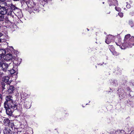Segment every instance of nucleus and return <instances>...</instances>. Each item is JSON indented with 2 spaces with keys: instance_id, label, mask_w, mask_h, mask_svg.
I'll list each match as a JSON object with an SVG mask.
<instances>
[{
  "instance_id": "nucleus-3",
  "label": "nucleus",
  "mask_w": 134,
  "mask_h": 134,
  "mask_svg": "<svg viewBox=\"0 0 134 134\" xmlns=\"http://www.w3.org/2000/svg\"><path fill=\"white\" fill-rule=\"evenodd\" d=\"M4 106V108L6 110V114L9 116H11L12 113L14 110L17 109V106H12L9 105L8 107H5Z\"/></svg>"
},
{
  "instance_id": "nucleus-31",
  "label": "nucleus",
  "mask_w": 134,
  "mask_h": 134,
  "mask_svg": "<svg viewBox=\"0 0 134 134\" xmlns=\"http://www.w3.org/2000/svg\"><path fill=\"white\" fill-rule=\"evenodd\" d=\"M3 35V34L1 32H0V37H1Z\"/></svg>"
},
{
  "instance_id": "nucleus-9",
  "label": "nucleus",
  "mask_w": 134,
  "mask_h": 134,
  "mask_svg": "<svg viewBox=\"0 0 134 134\" xmlns=\"http://www.w3.org/2000/svg\"><path fill=\"white\" fill-rule=\"evenodd\" d=\"M7 13V15L10 16V17H12L13 18L14 16L12 15L13 13H14V12H13L12 10H11L9 8H8L6 10Z\"/></svg>"
},
{
  "instance_id": "nucleus-10",
  "label": "nucleus",
  "mask_w": 134,
  "mask_h": 134,
  "mask_svg": "<svg viewBox=\"0 0 134 134\" xmlns=\"http://www.w3.org/2000/svg\"><path fill=\"white\" fill-rule=\"evenodd\" d=\"M15 90V87L13 85H9V88L8 90L9 93L12 94L14 93Z\"/></svg>"
},
{
  "instance_id": "nucleus-4",
  "label": "nucleus",
  "mask_w": 134,
  "mask_h": 134,
  "mask_svg": "<svg viewBox=\"0 0 134 134\" xmlns=\"http://www.w3.org/2000/svg\"><path fill=\"white\" fill-rule=\"evenodd\" d=\"M7 7H8V8H9L13 11V10L14 11V12H15L16 11H20L17 8L13 5L12 3L8 4Z\"/></svg>"
},
{
  "instance_id": "nucleus-2",
  "label": "nucleus",
  "mask_w": 134,
  "mask_h": 134,
  "mask_svg": "<svg viewBox=\"0 0 134 134\" xmlns=\"http://www.w3.org/2000/svg\"><path fill=\"white\" fill-rule=\"evenodd\" d=\"M13 97L12 96L9 95L5 97V101L4 103V106L8 107V105H12V106H17L16 103L14 102L13 99Z\"/></svg>"
},
{
  "instance_id": "nucleus-23",
  "label": "nucleus",
  "mask_w": 134,
  "mask_h": 134,
  "mask_svg": "<svg viewBox=\"0 0 134 134\" xmlns=\"http://www.w3.org/2000/svg\"><path fill=\"white\" fill-rule=\"evenodd\" d=\"M9 71L10 72V74H13L15 72V70L13 69H12Z\"/></svg>"
},
{
  "instance_id": "nucleus-19",
  "label": "nucleus",
  "mask_w": 134,
  "mask_h": 134,
  "mask_svg": "<svg viewBox=\"0 0 134 134\" xmlns=\"http://www.w3.org/2000/svg\"><path fill=\"white\" fill-rule=\"evenodd\" d=\"M110 51L112 53L113 55L115 56H117L119 55V53L115 51H111V50Z\"/></svg>"
},
{
  "instance_id": "nucleus-24",
  "label": "nucleus",
  "mask_w": 134,
  "mask_h": 134,
  "mask_svg": "<svg viewBox=\"0 0 134 134\" xmlns=\"http://www.w3.org/2000/svg\"><path fill=\"white\" fill-rule=\"evenodd\" d=\"M118 15L121 18H122L123 16V13L121 12H120L118 13Z\"/></svg>"
},
{
  "instance_id": "nucleus-25",
  "label": "nucleus",
  "mask_w": 134,
  "mask_h": 134,
  "mask_svg": "<svg viewBox=\"0 0 134 134\" xmlns=\"http://www.w3.org/2000/svg\"><path fill=\"white\" fill-rule=\"evenodd\" d=\"M115 9L118 12H119L121 11V9L119 8V7H115Z\"/></svg>"
},
{
  "instance_id": "nucleus-14",
  "label": "nucleus",
  "mask_w": 134,
  "mask_h": 134,
  "mask_svg": "<svg viewBox=\"0 0 134 134\" xmlns=\"http://www.w3.org/2000/svg\"><path fill=\"white\" fill-rule=\"evenodd\" d=\"M24 105L26 108H29L31 106V103L28 101H26L24 102Z\"/></svg>"
},
{
  "instance_id": "nucleus-21",
  "label": "nucleus",
  "mask_w": 134,
  "mask_h": 134,
  "mask_svg": "<svg viewBox=\"0 0 134 134\" xmlns=\"http://www.w3.org/2000/svg\"><path fill=\"white\" fill-rule=\"evenodd\" d=\"M33 9L34 10L38 12L39 10V8L38 7H34Z\"/></svg>"
},
{
  "instance_id": "nucleus-1",
  "label": "nucleus",
  "mask_w": 134,
  "mask_h": 134,
  "mask_svg": "<svg viewBox=\"0 0 134 134\" xmlns=\"http://www.w3.org/2000/svg\"><path fill=\"white\" fill-rule=\"evenodd\" d=\"M130 35L129 34L125 36L121 49H125L127 47H131L134 45V37H131L130 38Z\"/></svg>"
},
{
  "instance_id": "nucleus-26",
  "label": "nucleus",
  "mask_w": 134,
  "mask_h": 134,
  "mask_svg": "<svg viewBox=\"0 0 134 134\" xmlns=\"http://www.w3.org/2000/svg\"><path fill=\"white\" fill-rule=\"evenodd\" d=\"M114 1L115 3L114 4V5H118V1H117L116 0H114Z\"/></svg>"
},
{
  "instance_id": "nucleus-36",
  "label": "nucleus",
  "mask_w": 134,
  "mask_h": 134,
  "mask_svg": "<svg viewBox=\"0 0 134 134\" xmlns=\"http://www.w3.org/2000/svg\"><path fill=\"white\" fill-rule=\"evenodd\" d=\"M14 1H19V0H13Z\"/></svg>"
},
{
  "instance_id": "nucleus-40",
  "label": "nucleus",
  "mask_w": 134,
  "mask_h": 134,
  "mask_svg": "<svg viewBox=\"0 0 134 134\" xmlns=\"http://www.w3.org/2000/svg\"><path fill=\"white\" fill-rule=\"evenodd\" d=\"M19 131H18V134L19 133Z\"/></svg>"
},
{
  "instance_id": "nucleus-16",
  "label": "nucleus",
  "mask_w": 134,
  "mask_h": 134,
  "mask_svg": "<svg viewBox=\"0 0 134 134\" xmlns=\"http://www.w3.org/2000/svg\"><path fill=\"white\" fill-rule=\"evenodd\" d=\"M116 44L118 46H119L121 48V47L123 43L121 42V39H119L118 42H115Z\"/></svg>"
},
{
  "instance_id": "nucleus-20",
  "label": "nucleus",
  "mask_w": 134,
  "mask_h": 134,
  "mask_svg": "<svg viewBox=\"0 0 134 134\" xmlns=\"http://www.w3.org/2000/svg\"><path fill=\"white\" fill-rule=\"evenodd\" d=\"M109 81L110 82V83L112 85H114V83H115V82H116V81L115 80H109Z\"/></svg>"
},
{
  "instance_id": "nucleus-35",
  "label": "nucleus",
  "mask_w": 134,
  "mask_h": 134,
  "mask_svg": "<svg viewBox=\"0 0 134 134\" xmlns=\"http://www.w3.org/2000/svg\"><path fill=\"white\" fill-rule=\"evenodd\" d=\"M48 0H43V1L45 2H46Z\"/></svg>"
},
{
  "instance_id": "nucleus-27",
  "label": "nucleus",
  "mask_w": 134,
  "mask_h": 134,
  "mask_svg": "<svg viewBox=\"0 0 134 134\" xmlns=\"http://www.w3.org/2000/svg\"><path fill=\"white\" fill-rule=\"evenodd\" d=\"M5 85L4 83L2 85V90H4L5 89Z\"/></svg>"
},
{
  "instance_id": "nucleus-13",
  "label": "nucleus",
  "mask_w": 134,
  "mask_h": 134,
  "mask_svg": "<svg viewBox=\"0 0 134 134\" xmlns=\"http://www.w3.org/2000/svg\"><path fill=\"white\" fill-rule=\"evenodd\" d=\"M112 38V36L111 35H109L106 37L105 39V42L108 44L110 43L111 41Z\"/></svg>"
},
{
  "instance_id": "nucleus-28",
  "label": "nucleus",
  "mask_w": 134,
  "mask_h": 134,
  "mask_svg": "<svg viewBox=\"0 0 134 134\" xmlns=\"http://www.w3.org/2000/svg\"><path fill=\"white\" fill-rule=\"evenodd\" d=\"M16 60H15L13 61V63H14L16 65H19L20 64V63H16Z\"/></svg>"
},
{
  "instance_id": "nucleus-12",
  "label": "nucleus",
  "mask_w": 134,
  "mask_h": 134,
  "mask_svg": "<svg viewBox=\"0 0 134 134\" xmlns=\"http://www.w3.org/2000/svg\"><path fill=\"white\" fill-rule=\"evenodd\" d=\"M6 7L0 8V12L2 15H4L6 14Z\"/></svg>"
},
{
  "instance_id": "nucleus-37",
  "label": "nucleus",
  "mask_w": 134,
  "mask_h": 134,
  "mask_svg": "<svg viewBox=\"0 0 134 134\" xmlns=\"http://www.w3.org/2000/svg\"><path fill=\"white\" fill-rule=\"evenodd\" d=\"M20 16L21 17V16H23V14H21V15H20Z\"/></svg>"
},
{
  "instance_id": "nucleus-8",
  "label": "nucleus",
  "mask_w": 134,
  "mask_h": 134,
  "mask_svg": "<svg viewBox=\"0 0 134 134\" xmlns=\"http://www.w3.org/2000/svg\"><path fill=\"white\" fill-rule=\"evenodd\" d=\"M3 122L4 124L6 126H10L11 124V125H13V124L12 123L10 122V120L8 118H5Z\"/></svg>"
},
{
  "instance_id": "nucleus-17",
  "label": "nucleus",
  "mask_w": 134,
  "mask_h": 134,
  "mask_svg": "<svg viewBox=\"0 0 134 134\" xmlns=\"http://www.w3.org/2000/svg\"><path fill=\"white\" fill-rule=\"evenodd\" d=\"M5 27L7 28H9L11 25V22L9 20L7 21V22H5Z\"/></svg>"
},
{
  "instance_id": "nucleus-42",
  "label": "nucleus",
  "mask_w": 134,
  "mask_h": 134,
  "mask_svg": "<svg viewBox=\"0 0 134 134\" xmlns=\"http://www.w3.org/2000/svg\"><path fill=\"white\" fill-rule=\"evenodd\" d=\"M103 4H104V2H103Z\"/></svg>"
},
{
  "instance_id": "nucleus-15",
  "label": "nucleus",
  "mask_w": 134,
  "mask_h": 134,
  "mask_svg": "<svg viewBox=\"0 0 134 134\" xmlns=\"http://www.w3.org/2000/svg\"><path fill=\"white\" fill-rule=\"evenodd\" d=\"M8 4L5 2H0V8L5 7H6V8H7Z\"/></svg>"
},
{
  "instance_id": "nucleus-32",
  "label": "nucleus",
  "mask_w": 134,
  "mask_h": 134,
  "mask_svg": "<svg viewBox=\"0 0 134 134\" xmlns=\"http://www.w3.org/2000/svg\"><path fill=\"white\" fill-rule=\"evenodd\" d=\"M5 0H0V2H5Z\"/></svg>"
},
{
  "instance_id": "nucleus-7",
  "label": "nucleus",
  "mask_w": 134,
  "mask_h": 134,
  "mask_svg": "<svg viewBox=\"0 0 134 134\" xmlns=\"http://www.w3.org/2000/svg\"><path fill=\"white\" fill-rule=\"evenodd\" d=\"M13 132H12L10 129L6 127H5L3 130L4 134H12Z\"/></svg>"
},
{
  "instance_id": "nucleus-41",
  "label": "nucleus",
  "mask_w": 134,
  "mask_h": 134,
  "mask_svg": "<svg viewBox=\"0 0 134 134\" xmlns=\"http://www.w3.org/2000/svg\"><path fill=\"white\" fill-rule=\"evenodd\" d=\"M1 14H2L0 12V15H1Z\"/></svg>"
},
{
  "instance_id": "nucleus-6",
  "label": "nucleus",
  "mask_w": 134,
  "mask_h": 134,
  "mask_svg": "<svg viewBox=\"0 0 134 134\" xmlns=\"http://www.w3.org/2000/svg\"><path fill=\"white\" fill-rule=\"evenodd\" d=\"M9 77L8 76H5L3 77L2 80L6 83V84L9 85L12 81L11 80L9 81Z\"/></svg>"
},
{
  "instance_id": "nucleus-5",
  "label": "nucleus",
  "mask_w": 134,
  "mask_h": 134,
  "mask_svg": "<svg viewBox=\"0 0 134 134\" xmlns=\"http://www.w3.org/2000/svg\"><path fill=\"white\" fill-rule=\"evenodd\" d=\"M12 58V54H7L3 56V58L7 62L8 61H10V62L9 63V64L11 63L12 62L11 60Z\"/></svg>"
},
{
  "instance_id": "nucleus-33",
  "label": "nucleus",
  "mask_w": 134,
  "mask_h": 134,
  "mask_svg": "<svg viewBox=\"0 0 134 134\" xmlns=\"http://www.w3.org/2000/svg\"><path fill=\"white\" fill-rule=\"evenodd\" d=\"M131 134H134V132H131Z\"/></svg>"
},
{
  "instance_id": "nucleus-44",
  "label": "nucleus",
  "mask_w": 134,
  "mask_h": 134,
  "mask_svg": "<svg viewBox=\"0 0 134 134\" xmlns=\"http://www.w3.org/2000/svg\"><path fill=\"white\" fill-rule=\"evenodd\" d=\"M20 13H21V12H20Z\"/></svg>"
},
{
  "instance_id": "nucleus-39",
  "label": "nucleus",
  "mask_w": 134,
  "mask_h": 134,
  "mask_svg": "<svg viewBox=\"0 0 134 134\" xmlns=\"http://www.w3.org/2000/svg\"><path fill=\"white\" fill-rule=\"evenodd\" d=\"M1 41V39H0V42Z\"/></svg>"
},
{
  "instance_id": "nucleus-43",
  "label": "nucleus",
  "mask_w": 134,
  "mask_h": 134,
  "mask_svg": "<svg viewBox=\"0 0 134 134\" xmlns=\"http://www.w3.org/2000/svg\"><path fill=\"white\" fill-rule=\"evenodd\" d=\"M126 9V8H124V9Z\"/></svg>"
},
{
  "instance_id": "nucleus-45",
  "label": "nucleus",
  "mask_w": 134,
  "mask_h": 134,
  "mask_svg": "<svg viewBox=\"0 0 134 134\" xmlns=\"http://www.w3.org/2000/svg\"><path fill=\"white\" fill-rule=\"evenodd\" d=\"M87 29L88 30V31H89V30L88 29Z\"/></svg>"
},
{
  "instance_id": "nucleus-22",
  "label": "nucleus",
  "mask_w": 134,
  "mask_h": 134,
  "mask_svg": "<svg viewBox=\"0 0 134 134\" xmlns=\"http://www.w3.org/2000/svg\"><path fill=\"white\" fill-rule=\"evenodd\" d=\"M4 15L1 14L0 15V21H3L4 20Z\"/></svg>"
},
{
  "instance_id": "nucleus-11",
  "label": "nucleus",
  "mask_w": 134,
  "mask_h": 134,
  "mask_svg": "<svg viewBox=\"0 0 134 134\" xmlns=\"http://www.w3.org/2000/svg\"><path fill=\"white\" fill-rule=\"evenodd\" d=\"M1 66L3 70L4 71H6L7 70L9 66L8 64L6 63L1 64Z\"/></svg>"
},
{
  "instance_id": "nucleus-29",
  "label": "nucleus",
  "mask_w": 134,
  "mask_h": 134,
  "mask_svg": "<svg viewBox=\"0 0 134 134\" xmlns=\"http://www.w3.org/2000/svg\"><path fill=\"white\" fill-rule=\"evenodd\" d=\"M126 7L127 8H130L131 7V5L130 4H127L126 5Z\"/></svg>"
},
{
  "instance_id": "nucleus-34",
  "label": "nucleus",
  "mask_w": 134,
  "mask_h": 134,
  "mask_svg": "<svg viewBox=\"0 0 134 134\" xmlns=\"http://www.w3.org/2000/svg\"><path fill=\"white\" fill-rule=\"evenodd\" d=\"M129 96H131L132 97V96H131V93H129Z\"/></svg>"
},
{
  "instance_id": "nucleus-30",
  "label": "nucleus",
  "mask_w": 134,
  "mask_h": 134,
  "mask_svg": "<svg viewBox=\"0 0 134 134\" xmlns=\"http://www.w3.org/2000/svg\"><path fill=\"white\" fill-rule=\"evenodd\" d=\"M0 98L1 99V100L3 98V97L2 96L1 94H0Z\"/></svg>"
},
{
  "instance_id": "nucleus-46",
  "label": "nucleus",
  "mask_w": 134,
  "mask_h": 134,
  "mask_svg": "<svg viewBox=\"0 0 134 134\" xmlns=\"http://www.w3.org/2000/svg\"><path fill=\"white\" fill-rule=\"evenodd\" d=\"M16 15H18V13H17V14H16Z\"/></svg>"
},
{
  "instance_id": "nucleus-18",
  "label": "nucleus",
  "mask_w": 134,
  "mask_h": 134,
  "mask_svg": "<svg viewBox=\"0 0 134 134\" xmlns=\"http://www.w3.org/2000/svg\"><path fill=\"white\" fill-rule=\"evenodd\" d=\"M129 24L131 26V28L132 29H134V23H133L132 21L130 20L129 22Z\"/></svg>"
},
{
  "instance_id": "nucleus-38",
  "label": "nucleus",
  "mask_w": 134,
  "mask_h": 134,
  "mask_svg": "<svg viewBox=\"0 0 134 134\" xmlns=\"http://www.w3.org/2000/svg\"><path fill=\"white\" fill-rule=\"evenodd\" d=\"M112 5V4H109V6H111V5Z\"/></svg>"
},
{
  "instance_id": "nucleus-47",
  "label": "nucleus",
  "mask_w": 134,
  "mask_h": 134,
  "mask_svg": "<svg viewBox=\"0 0 134 134\" xmlns=\"http://www.w3.org/2000/svg\"><path fill=\"white\" fill-rule=\"evenodd\" d=\"M133 71H134V69H133Z\"/></svg>"
}]
</instances>
